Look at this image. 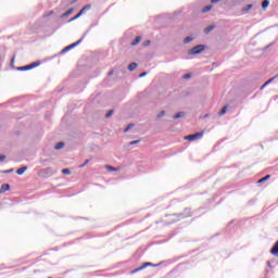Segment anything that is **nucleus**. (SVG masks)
Wrapping results in <instances>:
<instances>
[{
    "mask_svg": "<svg viewBox=\"0 0 278 278\" xmlns=\"http://www.w3.org/2000/svg\"><path fill=\"white\" fill-rule=\"evenodd\" d=\"M205 131L195 132L193 135L185 136V140H189L190 142H194V140H201L203 138Z\"/></svg>",
    "mask_w": 278,
    "mask_h": 278,
    "instance_id": "1",
    "label": "nucleus"
},
{
    "mask_svg": "<svg viewBox=\"0 0 278 278\" xmlns=\"http://www.w3.org/2000/svg\"><path fill=\"white\" fill-rule=\"evenodd\" d=\"M205 51L204 45H198L193 47L191 50H189V55H199V53H203Z\"/></svg>",
    "mask_w": 278,
    "mask_h": 278,
    "instance_id": "2",
    "label": "nucleus"
},
{
    "mask_svg": "<svg viewBox=\"0 0 278 278\" xmlns=\"http://www.w3.org/2000/svg\"><path fill=\"white\" fill-rule=\"evenodd\" d=\"M81 42H84V38L78 39L76 42L71 43L70 46L65 47L61 53H67V51H71V49H75V47H79V45H81Z\"/></svg>",
    "mask_w": 278,
    "mask_h": 278,
    "instance_id": "3",
    "label": "nucleus"
},
{
    "mask_svg": "<svg viewBox=\"0 0 278 278\" xmlns=\"http://www.w3.org/2000/svg\"><path fill=\"white\" fill-rule=\"evenodd\" d=\"M37 66H40V62H34L25 66H21L17 68V71H31V68H36Z\"/></svg>",
    "mask_w": 278,
    "mask_h": 278,
    "instance_id": "4",
    "label": "nucleus"
},
{
    "mask_svg": "<svg viewBox=\"0 0 278 278\" xmlns=\"http://www.w3.org/2000/svg\"><path fill=\"white\" fill-rule=\"evenodd\" d=\"M147 266H157V265H153V263H144L142 266L134 269L130 271V275H136V273H140V270H144V268H147Z\"/></svg>",
    "mask_w": 278,
    "mask_h": 278,
    "instance_id": "5",
    "label": "nucleus"
},
{
    "mask_svg": "<svg viewBox=\"0 0 278 278\" xmlns=\"http://www.w3.org/2000/svg\"><path fill=\"white\" fill-rule=\"evenodd\" d=\"M190 215V208H186L182 213L174 214V216H177L178 218H188Z\"/></svg>",
    "mask_w": 278,
    "mask_h": 278,
    "instance_id": "6",
    "label": "nucleus"
},
{
    "mask_svg": "<svg viewBox=\"0 0 278 278\" xmlns=\"http://www.w3.org/2000/svg\"><path fill=\"white\" fill-rule=\"evenodd\" d=\"M278 77V74L271 78H269L267 81H265L262 87H261V90H264V88H266V86H268L269 84H273V81H275V79H277Z\"/></svg>",
    "mask_w": 278,
    "mask_h": 278,
    "instance_id": "7",
    "label": "nucleus"
},
{
    "mask_svg": "<svg viewBox=\"0 0 278 278\" xmlns=\"http://www.w3.org/2000/svg\"><path fill=\"white\" fill-rule=\"evenodd\" d=\"M75 12V8L68 9L65 13L61 15V18H66V16H71Z\"/></svg>",
    "mask_w": 278,
    "mask_h": 278,
    "instance_id": "8",
    "label": "nucleus"
},
{
    "mask_svg": "<svg viewBox=\"0 0 278 278\" xmlns=\"http://www.w3.org/2000/svg\"><path fill=\"white\" fill-rule=\"evenodd\" d=\"M91 8H92V5H90V4L85 5V7L79 11L80 15L83 16V14H86V12H88V10H90Z\"/></svg>",
    "mask_w": 278,
    "mask_h": 278,
    "instance_id": "9",
    "label": "nucleus"
},
{
    "mask_svg": "<svg viewBox=\"0 0 278 278\" xmlns=\"http://www.w3.org/2000/svg\"><path fill=\"white\" fill-rule=\"evenodd\" d=\"M186 116V112L180 111L174 115V119L177 121V118H184Z\"/></svg>",
    "mask_w": 278,
    "mask_h": 278,
    "instance_id": "10",
    "label": "nucleus"
},
{
    "mask_svg": "<svg viewBox=\"0 0 278 278\" xmlns=\"http://www.w3.org/2000/svg\"><path fill=\"white\" fill-rule=\"evenodd\" d=\"M77 0H65L63 1V5L64 8H68V5H73L74 3H76Z\"/></svg>",
    "mask_w": 278,
    "mask_h": 278,
    "instance_id": "11",
    "label": "nucleus"
},
{
    "mask_svg": "<svg viewBox=\"0 0 278 278\" xmlns=\"http://www.w3.org/2000/svg\"><path fill=\"white\" fill-rule=\"evenodd\" d=\"M140 40H142V37L137 36L135 40L131 42V47H136L137 45H140Z\"/></svg>",
    "mask_w": 278,
    "mask_h": 278,
    "instance_id": "12",
    "label": "nucleus"
},
{
    "mask_svg": "<svg viewBox=\"0 0 278 278\" xmlns=\"http://www.w3.org/2000/svg\"><path fill=\"white\" fill-rule=\"evenodd\" d=\"M213 29H216V25H210L204 28V34H210V31H213Z\"/></svg>",
    "mask_w": 278,
    "mask_h": 278,
    "instance_id": "13",
    "label": "nucleus"
},
{
    "mask_svg": "<svg viewBox=\"0 0 278 278\" xmlns=\"http://www.w3.org/2000/svg\"><path fill=\"white\" fill-rule=\"evenodd\" d=\"M10 190V186L8 184H4L0 188V193L8 192Z\"/></svg>",
    "mask_w": 278,
    "mask_h": 278,
    "instance_id": "14",
    "label": "nucleus"
},
{
    "mask_svg": "<svg viewBox=\"0 0 278 278\" xmlns=\"http://www.w3.org/2000/svg\"><path fill=\"white\" fill-rule=\"evenodd\" d=\"M138 68V63L132 62L128 65V71H136Z\"/></svg>",
    "mask_w": 278,
    "mask_h": 278,
    "instance_id": "15",
    "label": "nucleus"
},
{
    "mask_svg": "<svg viewBox=\"0 0 278 278\" xmlns=\"http://www.w3.org/2000/svg\"><path fill=\"white\" fill-rule=\"evenodd\" d=\"M25 170H27V166H23L16 170L17 175H24Z\"/></svg>",
    "mask_w": 278,
    "mask_h": 278,
    "instance_id": "16",
    "label": "nucleus"
},
{
    "mask_svg": "<svg viewBox=\"0 0 278 278\" xmlns=\"http://www.w3.org/2000/svg\"><path fill=\"white\" fill-rule=\"evenodd\" d=\"M268 5H270V1L264 0V1L262 2V8H263V10H266V8H268Z\"/></svg>",
    "mask_w": 278,
    "mask_h": 278,
    "instance_id": "17",
    "label": "nucleus"
},
{
    "mask_svg": "<svg viewBox=\"0 0 278 278\" xmlns=\"http://www.w3.org/2000/svg\"><path fill=\"white\" fill-rule=\"evenodd\" d=\"M192 40H194V37L188 36V37H186V38L184 39V42H185V45H188V42H192Z\"/></svg>",
    "mask_w": 278,
    "mask_h": 278,
    "instance_id": "18",
    "label": "nucleus"
},
{
    "mask_svg": "<svg viewBox=\"0 0 278 278\" xmlns=\"http://www.w3.org/2000/svg\"><path fill=\"white\" fill-rule=\"evenodd\" d=\"M268 179H270V175H266V176H264L263 178H261V179L258 180V184H264V181H268Z\"/></svg>",
    "mask_w": 278,
    "mask_h": 278,
    "instance_id": "19",
    "label": "nucleus"
},
{
    "mask_svg": "<svg viewBox=\"0 0 278 278\" xmlns=\"http://www.w3.org/2000/svg\"><path fill=\"white\" fill-rule=\"evenodd\" d=\"M81 16V14L78 12L74 17L68 20V23H73V21H77V18H79Z\"/></svg>",
    "mask_w": 278,
    "mask_h": 278,
    "instance_id": "20",
    "label": "nucleus"
},
{
    "mask_svg": "<svg viewBox=\"0 0 278 278\" xmlns=\"http://www.w3.org/2000/svg\"><path fill=\"white\" fill-rule=\"evenodd\" d=\"M212 10V4H208L202 9V12L205 14L206 12H210Z\"/></svg>",
    "mask_w": 278,
    "mask_h": 278,
    "instance_id": "21",
    "label": "nucleus"
},
{
    "mask_svg": "<svg viewBox=\"0 0 278 278\" xmlns=\"http://www.w3.org/2000/svg\"><path fill=\"white\" fill-rule=\"evenodd\" d=\"M64 147V142H59L55 144L54 149H56V151H60V149H62Z\"/></svg>",
    "mask_w": 278,
    "mask_h": 278,
    "instance_id": "22",
    "label": "nucleus"
},
{
    "mask_svg": "<svg viewBox=\"0 0 278 278\" xmlns=\"http://www.w3.org/2000/svg\"><path fill=\"white\" fill-rule=\"evenodd\" d=\"M253 8V4H248L245 8L242 9V12L247 13L249 10Z\"/></svg>",
    "mask_w": 278,
    "mask_h": 278,
    "instance_id": "23",
    "label": "nucleus"
},
{
    "mask_svg": "<svg viewBox=\"0 0 278 278\" xmlns=\"http://www.w3.org/2000/svg\"><path fill=\"white\" fill-rule=\"evenodd\" d=\"M225 114H227V106H224V108L220 110L219 116H223V115H225Z\"/></svg>",
    "mask_w": 278,
    "mask_h": 278,
    "instance_id": "24",
    "label": "nucleus"
},
{
    "mask_svg": "<svg viewBox=\"0 0 278 278\" xmlns=\"http://www.w3.org/2000/svg\"><path fill=\"white\" fill-rule=\"evenodd\" d=\"M163 116H166V111H161V112L157 114V118H163Z\"/></svg>",
    "mask_w": 278,
    "mask_h": 278,
    "instance_id": "25",
    "label": "nucleus"
},
{
    "mask_svg": "<svg viewBox=\"0 0 278 278\" xmlns=\"http://www.w3.org/2000/svg\"><path fill=\"white\" fill-rule=\"evenodd\" d=\"M114 114V110H110L106 114H105V118H110V116H112Z\"/></svg>",
    "mask_w": 278,
    "mask_h": 278,
    "instance_id": "26",
    "label": "nucleus"
},
{
    "mask_svg": "<svg viewBox=\"0 0 278 278\" xmlns=\"http://www.w3.org/2000/svg\"><path fill=\"white\" fill-rule=\"evenodd\" d=\"M87 164H90V160L88 159L84 162V164L79 165V168H84L85 166H87Z\"/></svg>",
    "mask_w": 278,
    "mask_h": 278,
    "instance_id": "27",
    "label": "nucleus"
},
{
    "mask_svg": "<svg viewBox=\"0 0 278 278\" xmlns=\"http://www.w3.org/2000/svg\"><path fill=\"white\" fill-rule=\"evenodd\" d=\"M63 175H71V169L64 168L62 169Z\"/></svg>",
    "mask_w": 278,
    "mask_h": 278,
    "instance_id": "28",
    "label": "nucleus"
},
{
    "mask_svg": "<svg viewBox=\"0 0 278 278\" xmlns=\"http://www.w3.org/2000/svg\"><path fill=\"white\" fill-rule=\"evenodd\" d=\"M134 127L132 124H129L125 129L124 132L127 134V131H129V129H131Z\"/></svg>",
    "mask_w": 278,
    "mask_h": 278,
    "instance_id": "29",
    "label": "nucleus"
},
{
    "mask_svg": "<svg viewBox=\"0 0 278 278\" xmlns=\"http://www.w3.org/2000/svg\"><path fill=\"white\" fill-rule=\"evenodd\" d=\"M138 143H140V140H135V141L129 142L130 147L134 146V144H138Z\"/></svg>",
    "mask_w": 278,
    "mask_h": 278,
    "instance_id": "30",
    "label": "nucleus"
},
{
    "mask_svg": "<svg viewBox=\"0 0 278 278\" xmlns=\"http://www.w3.org/2000/svg\"><path fill=\"white\" fill-rule=\"evenodd\" d=\"M147 75H149V73H148V72H143V73H141V74L139 75V77H140V78L147 77Z\"/></svg>",
    "mask_w": 278,
    "mask_h": 278,
    "instance_id": "31",
    "label": "nucleus"
},
{
    "mask_svg": "<svg viewBox=\"0 0 278 278\" xmlns=\"http://www.w3.org/2000/svg\"><path fill=\"white\" fill-rule=\"evenodd\" d=\"M192 77V74H186L185 76H184V79H190Z\"/></svg>",
    "mask_w": 278,
    "mask_h": 278,
    "instance_id": "32",
    "label": "nucleus"
},
{
    "mask_svg": "<svg viewBox=\"0 0 278 278\" xmlns=\"http://www.w3.org/2000/svg\"><path fill=\"white\" fill-rule=\"evenodd\" d=\"M149 45H151L150 40H147V41L143 42V47H149Z\"/></svg>",
    "mask_w": 278,
    "mask_h": 278,
    "instance_id": "33",
    "label": "nucleus"
},
{
    "mask_svg": "<svg viewBox=\"0 0 278 278\" xmlns=\"http://www.w3.org/2000/svg\"><path fill=\"white\" fill-rule=\"evenodd\" d=\"M5 161V155H0V162H4Z\"/></svg>",
    "mask_w": 278,
    "mask_h": 278,
    "instance_id": "34",
    "label": "nucleus"
},
{
    "mask_svg": "<svg viewBox=\"0 0 278 278\" xmlns=\"http://www.w3.org/2000/svg\"><path fill=\"white\" fill-rule=\"evenodd\" d=\"M109 170H116V168L112 167V166H108Z\"/></svg>",
    "mask_w": 278,
    "mask_h": 278,
    "instance_id": "35",
    "label": "nucleus"
},
{
    "mask_svg": "<svg viewBox=\"0 0 278 278\" xmlns=\"http://www.w3.org/2000/svg\"><path fill=\"white\" fill-rule=\"evenodd\" d=\"M13 172H14V169L11 168V169H7L4 173H13Z\"/></svg>",
    "mask_w": 278,
    "mask_h": 278,
    "instance_id": "36",
    "label": "nucleus"
},
{
    "mask_svg": "<svg viewBox=\"0 0 278 278\" xmlns=\"http://www.w3.org/2000/svg\"><path fill=\"white\" fill-rule=\"evenodd\" d=\"M220 0H211V3H218Z\"/></svg>",
    "mask_w": 278,
    "mask_h": 278,
    "instance_id": "37",
    "label": "nucleus"
},
{
    "mask_svg": "<svg viewBox=\"0 0 278 278\" xmlns=\"http://www.w3.org/2000/svg\"><path fill=\"white\" fill-rule=\"evenodd\" d=\"M110 75H113V72H109V76H110Z\"/></svg>",
    "mask_w": 278,
    "mask_h": 278,
    "instance_id": "38",
    "label": "nucleus"
},
{
    "mask_svg": "<svg viewBox=\"0 0 278 278\" xmlns=\"http://www.w3.org/2000/svg\"><path fill=\"white\" fill-rule=\"evenodd\" d=\"M81 38H83V40H84V38H86V35H83V37H81Z\"/></svg>",
    "mask_w": 278,
    "mask_h": 278,
    "instance_id": "39",
    "label": "nucleus"
},
{
    "mask_svg": "<svg viewBox=\"0 0 278 278\" xmlns=\"http://www.w3.org/2000/svg\"><path fill=\"white\" fill-rule=\"evenodd\" d=\"M81 38H83V40H84V38H86V35H83V37H81Z\"/></svg>",
    "mask_w": 278,
    "mask_h": 278,
    "instance_id": "40",
    "label": "nucleus"
},
{
    "mask_svg": "<svg viewBox=\"0 0 278 278\" xmlns=\"http://www.w3.org/2000/svg\"><path fill=\"white\" fill-rule=\"evenodd\" d=\"M11 62H14V56L12 58Z\"/></svg>",
    "mask_w": 278,
    "mask_h": 278,
    "instance_id": "41",
    "label": "nucleus"
}]
</instances>
